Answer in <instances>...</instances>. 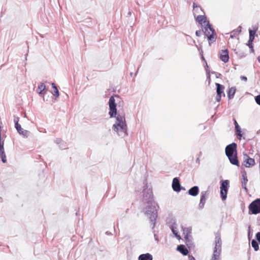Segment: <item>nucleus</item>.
<instances>
[{
  "mask_svg": "<svg viewBox=\"0 0 260 260\" xmlns=\"http://www.w3.org/2000/svg\"><path fill=\"white\" fill-rule=\"evenodd\" d=\"M172 188L175 191L177 192L181 190V185L178 178L175 177L173 179L172 181Z\"/></svg>",
  "mask_w": 260,
  "mask_h": 260,
  "instance_id": "obj_13",
  "label": "nucleus"
},
{
  "mask_svg": "<svg viewBox=\"0 0 260 260\" xmlns=\"http://www.w3.org/2000/svg\"><path fill=\"white\" fill-rule=\"evenodd\" d=\"M243 159L244 165L246 168H250L251 167L254 166L255 164L254 159L250 158L246 154H244Z\"/></svg>",
  "mask_w": 260,
  "mask_h": 260,
  "instance_id": "obj_11",
  "label": "nucleus"
},
{
  "mask_svg": "<svg viewBox=\"0 0 260 260\" xmlns=\"http://www.w3.org/2000/svg\"><path fill=\"white\" fill-rule=\"evenodd\" d=\"M237 144L233 142L226 146L225 153L231 164L239 167L240 165L237 156Z\"/></svg>",
  "mask_w": 260,
  "mask_h": 260,
  "instance_id": "obj_3",
  "label": "nucleus"
},
{
  "mask_svg": "<svg viewBox=\"0 0 260 260\" xmlns=\"http://www.w3.org/2000/svg\"><path fill=\"white\" fill-rule=\"evenodd\" d=\"M106 234L107 235H112L111 233L109 232H106Z\"/></svg>",
  "mask_w": 260,
  "mask_h": 260,
  "instance_id": "obj_43",
  "label": "nucleus"
},
{
  "mask_svg": "<svg viewBox=\"0 0 260 260\" xmlns=\"http://www.w3.org/2000/svg\"><path fill=\"white\" fill-rule=\"evenodd\" d=\"M236 91V88L235 87H232L230 88L228 92V96L229 99H232L233 98L235 92Z\"/></svg>",
  "mask_w": 260,
  "mask_h": 260,
  "instance_id": "obj_27",
  "label": "nucleus"
},
{
  "mask_svg": "<svg viewBox=\"0 0 260 260\" xmlns=\"http://www.w3.org/2000/svg\"><path fill=\"white\" fill-rule=\"evenodd\" d=\"M241 28L242 26H239L237 29L233 30L231 32L232 34L231 35L230 37L231 38H234L236 36L238 35L241 31Z\"/></svg>",
  "mask_w": 260,
  "mask_h": 260,
  "instance_id": "obj_28",
  "label": "nucleus"
},
{
  "mask_svg": "<svg viewBox=\"0 0 260 260\" xmlns=\"http://www.w3.org/2000/svg\"><path fill=\"white\" fill-rule=\"evenodd\" d=\"M240 79L241 80H243V81H247V78L245 76H242L240 77Z\"/></svg>",
  "mask_w": 260,
  "mask_h": 260,
  "instance_id": "obj_40",
  "label": "nucleus"
},
{
  "mask_svg": "<svg viewBox=\"0 0 260 260\" xmlns=\"http://www.w3.org/2000/svg\"><path fill=\"white\" fill-rule=\"evenodd\" d=\"M184 238L185 240V243L189 249H193L194 245L191 240V237H189L187 235H185Z\"/></svg>",
  "mask_w": 260,
  "mask_h": 260,
  "instance_id": "obj_22",
  "label": "nucleus"
},
{
  "mask_svg": "<svg viewBox=\"0 0 260 260\" xmlns=\"http://www.w3.org/2000/svg\"><path fill=\"white\" fill-rule=\"evenodd\" d=\"M251 246L255 251H257L259 249L258 242L254 239H253L251 241Z\"/></svg>",
  "mask_w": 260,
  "mask_h": 260,
  "instance_id": "obj_30",
  "label": "nucleus"
},
{
  "mask_svg": "<svg viewBox=\"0 0 260 260\" xmlns=\"http://www.w3.org/2000/svg\"><path fill=\"white\" fill-rule=\"evenodd\" d=\"M220 59L224 63L227 62L229 60V52L228 50H222L220 55Z\"/></svg>",
  "mask_w": 260,
  "mask_h": 260,
  "instance_id": "obj_17",
  "label": "nucleus"
},
{
  "mask_svg": "<svg viewBox=\"0 0 260 260\" xmlns=\"http://www.w3.org/2000/svg\"><path fill=\"white\" fill-rule=\"evenodd\" d=\"M201 31L200 30H197L196 31V35L197 36L200 37L201 36Z\"/></svg>",
  "mask_w": 260,
  "mask_h": 260,
  "instance_id": "obj_39",
  "label": "nucleus"
},
{
  "mask_svg": "<svg viewBox=\"0 0 260 260\" xmlns=\"http://www.w3.org/2000/svg\"><path fill=\"white\" fill-rule=\"evenodd\" d=\"M229 188V181L228 180H222L221 181L220 187V197L222 201L226 200L227 198L228 191Z\"/></svg>",
  "mask_w": 260,
  "mask_h": 260,
  "instance_id": "obj_8",
  "label": "nucleus"
},
{
  "mask_svg": "<svg viewBox=\"0 0 260 260\" xmlns=\"http://www.w3.org/2000/svg\"><path fill=\"white\" fill-rule=\"evenodd\" d=\"M215 85L216 86L217 94L221 95L223 93V95L225 96V94L223 93L224 86L217 83H215Z\"/></svg>",
  "mask_w": 260,
  "mask_h": 260,
  "instance_id": "obj_26",
  "label": "nucleus"
},
{
  "mask_svg": "<svg viewBox=\"0 0 260 260\" xmlns=\"http://www.w3.org/2000/svg\"><path fill=\"white\" fill-rule=\"evenodd\" d=\"M242 180L241 181L242 187L247 192L248 189L246 187V184L248 182V179H247V173L245 171L242 172Z\"/></svg>",
  "mask_w": 260,
  "mask_h": 260,
  "instance_id": "obj_16",
  "label": "nucleus"
},
{
  "mask_svg": "<svg viewBox=\"0 0 260 260\" xmlns=\"http://www.w3.org/2000/svg\"><path fill=\"white\" fill-rule=\"evenodd\" d=\"M189 260H195L194 257L192 255H189Z\"/></svg>",
  "mask_w": 260,
  "mask_h": 260,
  "instance_id": "obj_41",
  "label": "nucleus"
},
{
  "mask_svg": "<svg viewBox=\"0 0 260 260\" xmlns=\"http://www.w3.org/2000/svg\"><path fill=\"white\" fill-rule=\"evenodd\" d=\"M208 196V191H202L201 193V199L199 204V208L202 209L204 207L206 203V199Z\"/></svg>",
  "mask_w": 260,
  "mask_h": 260,
  "instance_id": "obj_12",
  "label": "nucleus"
},
{
  "mask_svg": "<svg viewBox=\"0 0 260 260\" xmlns=\"http://www.w3.org/2000/svg\"><path fill=\"white\" fill-rule=\"evenodd\" d=\"M255 237L257 241L260 243V232L256 234Z\"/></svg>",
  "mask_w": 260,
  "mask_h": 260,
  "instance_id": "obj_36",
  "label": "nucleus"
},
{
  "mask_svg": "<svg viewBox=\"0 0 260 260\" xmlns=\"http://www.w3.org/2000/svg\"><path fill=\"white\" fill-rule=\"evenodd\" d=\"M196 162L200 163V158L199 157H198L196 159Z\"/></svg>",
  "mask_w": 260,
  "mask_h": 260,
  "instance_id": "obj_44",
  "label": "nucleus"
},
{
  "mask_svg": "<svg viewBox=\"0 0 260 260\" xmlns=\"http://www.w3.org/2000/svg\"><path fill=\"white\" fill-rule=\"evenodd\" d=\"M177 250L183 255H186L188 253V251L185 245H179L177 246Z\"/></svg>",
  "mask_w": 260,
  "mask_h": 260,
  "instance_id": "obj_24",
  "label": "nucleus"
},
{
  "mask_svg": "<svg viewBox=\"0 0 260 260\" xmlns=\"http://www.w3.org/2000/svg\"><path fill=\"white\" fill-rule=\"evenodd\" d=\"M130 74H131V76H132L133 75V73H131Z\"/></svg>",
  "mask_w": 260,
  "mask_h": 260,
  "instance_id": "obj_46",
  "label": "nucleus"
},
{
  "mask_svg": "<svg viewBox=\"0 0 260 260\" xmlns=\"http://www.w3.org/2000/svg\"><path fill=\"white\" fill-rule=\"evenodd\" d=\"M54 142L58 145V147L61 149H65L67 148V143L64 142L60 138H57L54 140Z\"/></svg>",
  "mask_w": 260,
  "mask_h": 260,
  "instance_id": "obj_20",
  "label": "nucleus"
},
{
  "mask_svg": "<svg viewBox=\"0 0 260 260\" xmlns=\"http://www.w3.org/2000/svg\"><path fill=\"white\" fill-rule=\"evenodd\" d=\"M152 259H153L152 255L149 253L140 254L138 257V260H152Z\"/></svg>",
  "mask_w": 260,
  "mask_h": 260,
  "instance_id": "obj_25",
  "label": "nucleus"
},
{
  "mask_svg": "<svg viewBox=\"0 0 260 260\" xmlns=\"http://www.w3.org/2000/svg\"><path fill=\"white\" fill-rule=\"evenodd\" d=\"M19 120V117L14 116V122L15 123V127H19L18 126V125H20V124L18 123Z\"/></svg>",
  "mask_w": 260,
  "mask_h": 260,
  "instance_id": "obj_33",
  "label": "nucleus"
},
{
  "mask_svg": "<svg viewBox=\"0 0 260 260\" xmlns=\"http://www.w3.org/2000/svg\"><path fill=\"white\" fill-rule=\"evenodd\" d=\"M142 211L144 212L150 220L152 225V229H154L155 225V221L157 217V205L156 202H152L151 204L142 205Z\"/></svg>",
  "mask_w": 260,
  "mask_h": 260,
  "instance_id": "obj_2",
  "label": "nucleus"
},
{
  "mask_svg": "<svg viewBox=\"0 0 260 260\" xmlns=\"http://www.w3.org/2000/svg\"><path fill=\"white\" fill-rule=\"evenodd\" d=\"M143 189L142 191V205L151 204L155 202L153 199V194L151 187H148L147 183H144Z\"/></svg>",
  "mask_w": 260,
  "mask_h": 260,
  "instance_id": "obj_5",
  "label": "nucleus"
},
{
  "mask_svg": "<svg viewBox=\"0 0 260 260\" xmlns=\"http://www.w3.org/2000/svg\"><path fill=\"white\" fill-rule=\"evenodd\" d=\"M233 120H234V125L235 126V130L236 132L237 137H238V139H241V137H242V132L241 130V128H240V126L239 125L236 120L235 119H234Z\"/></svg>",
  "mask_w": 260,
  "mask_h": 260,
  "instance_id": "obj_23",
  "label": "nucleus"
},
{
  "mask_svg": "<svg viewBox=\"0 0 260 260\" xmlns=\"http://www.w3.org/2000/svg\"><path fill=\"white\" fill-rule=\"evenodd\" d=\"M46 89V86L44 83H41L37 88V92L39 94H42V92Z\"/></svg>",
  "mask_w": 260,
  "mask_h": 260,
  "instance_id": "obj_29",
  "label": "nucleus"
},
{
  "mask_svg": "<svg viewBox=\"0 0 260 260\" xmlns=\"http://www.w3.org/2000/svg\"><path fill=\"white\" fill-rule=\"evenodd\" d=\"M213 253L210 260H220L222 241L219 233L215 234Z\"/></svg>",
  "mask_w": 260,
  "mask_h": 260,
  "instance_id": "obj_4",
  "label": "nucleus"
},
{
  "mask_svg": "<svg viewBox=\"0 0 260 260\" xmlns=\"http://www.w3.org/2000/svg\"><path fill=\"white\" fill-rule=\"evenodd\" d=\"M198 50L200 51V54H201V55L202 56V59L203 60H205V58L204 57V56H203V51L202 49H201V47L199 48Z\"/></svg>",
  "mask_w": 260,
  "mask_h": 260,
  "instance_id": "obj_35",
  "label": "nucleus"
},
{
  "mask_svg": "<svg viewBox=\"0 0 260 260\" xmlns=\"http://www.w3.org/2000/svg\"><path fill=\"white\" fill-rule=\"evenodd\" d=\"M170 228L173 234L174 235V236L178 239H180L181 237L178 234V232H177V224L174 222L172 223L170 226Z\"/></svg>",
  "mask_w": 260,
  "mask_h": 260,
  "instance_id": "obj_19",
  "label": "nucleus"
},
{
  "mask_svg": "<svg viewBox=\"0 0 260 260\" xmlns=\"http://www.w3.org/2000/svg\"><path fill=\"white\" fill-rule=\"evenodd\" d=\"M199 192V188L198 186H194L191 187L188 191L189 195L193 197L197 196Z\"/></svg>",
  "mask_w": 260,
  "mask_h": 260,
  "instance_id": "obj_21",
  "label": "nucleus"
},
{
  "mask_svg": "<svg viewBox=\"0 0 260 260\" xmlns=\"http://www.w3.org/2000/svg\"><path fill=\"white\" fill-rule=\"evenodd\" d=\"M4 140H2L1 135V127L0 126V158L3 163H6L7 158L4 150Z\"/></svg>",
  "mask_w": 260,
  "mask_h": 260,
  "instance_id": "obj_10",
  "label": "nucleus"
},
{
  "mask_svg": "<svg viewBox=\"0 0 260 260\" xmlns=\"http://www.w3.org/2000/svg\"><path fill=\"white\" fill-rule=\"evenodd\" d=\"M255 101L258 105H260V94L255 97Z\"/></svg>",
  "mask_w": 260,
  "mask_h": 260,
  "instance_id": "obj_34",
  "label": "nucleus"
},
{
  "mask_svg": "<svg viewBox=\"0 0 260 260\" xmlns=\"http://www.w3.org/2000/svg\"><path fill=\"white\" fill-rule=\"evenodd\" d=\"M183 231H184V233L186 234L185 235L188 236L189 237H191V236H190V234L191 233V229L190 228H185L183 230Z\"/></svg>",
  "mask_w": 260,
  "mask_h": 260,
  "instance_id": "obj_32",
  "label": "nucleus"
},
{
  "mask_svg": "<svg viewBox=\"0 0 260 260\" xmlns=\"http://www.w3.org/2000/svg\"><path fill=\"white\" fill-rule=\"evenodd\" d=\"M221 95L217 94L216 97V101L219 102L221 101Z\"/></svg>",
  "mask_w": 260,
  "mask_h": 260,
  "instance_id": "obj_38",
  "label": "nucleus"
},
{
  "mask_svg": "<svg viewBox=\"0 0 260 260\" xmlns=\"http://www.w3.org/2000/svg\"><path fill=\"white\" fill-rule=\"evenodd\" d=\"M193 13L194 17H196L198 14H199L200 15L201 14H204V12L201 6L197 4L196 3H193Z\"/></svg>",
  "mask_w": 260,
  "mask_h": 260,
  "instance_id": "obj_14",
  "label": "nucleus"
},
{
  "mask_svg": "<svg viewBox=\"0 0 260 260\" xmlns=\"http://www.w3.org/2000/svg\"><path fill=\"white\" fill-rule=\"evenodd\" d=\"M18 126L19 127H15L16 129H17L18 133L22 135L24 138H27L30 134V132L27 130L23 129L21 125H19Z\"/></svg>",
  "mask_w": 260,
  "mask_h": 260,
  "instance_id": "obj_18",
  "label": "nucleus"
},
{
  "mask_svg": "<svg viewBox=\"0 0 260 260\" xmlns=\"http://www.w3.org/2000/svg\"><path fill=\"white\" fill-rule=\"evenodd\" d=\"M206 66L208 67L207 63L206 62Z\"/></svg>",
  "mask_w": 260,
  "mask_h": 260,
  "instance_id": "obj_47",
  "label": "nucleus"
},
{
  "mask_svg": "<svg viewBox=\"0 0 260 260\" xmlns=\"http://www.w3.org/2000/svg\"><path fill=\"white\" fill-rule=\"evenodd\" d=\"M206 16L204 15H199L198 16L196 17V20L198 22V23L202 25H203L205 26V24H206L207 23V22L208 21L206 20Z\"/></svg>",
  "mask_w": 260,
  "mask_h": 260,
  "instance_id": "obj_15",
  "label": "nucleus"
},
{
  "mask_svg": "<svg viewBox=\"0 0 260 260\" xmlns=\"http://www.w3.org/2000/svg\"><path fill=\"white\" fill-rule=\"evenodd\" d=\"M248 228H249V232H248V238L249 239V238H250V226H249Z\"/></svg>",
  "mask_w": 260,
  "mask_h": 260,
  "instance_id": "obj_42",
  "label": "nucleus"
},
{
  "mask_svg": "<svg viewBox=\"0 0 260 260\" xmlns=\"http://www.w3.org/2000/svg\"><path fill=\"white\" fill-rule=\"evenodd\" d=\"M109 107V115L110 118H116L115 123L112 129L116 132L119 136L124 137L127 135V127L126 124L124 114L121 115L117 113L115 100L113 96H111L108 102Z\"/></svg>",
  "mask_w": 260,
  "mask_h": 260,
  "instance_id": "obj_1",
  "label": "nucleus"
},
{
  "mask_svg": "<svg viewBox=\"0 0 260 260\" xmlns=\"http://www.w3.org/2000/svg\"><path fill=\"white\" fill-rule=\"evenodd\" d=\"M252 29H249V38L247 44V45L251 49V51H254L253 46L252 45V42L254 39L255 33L258 29V27L256 26H253Z\"/></svg>",
  "mask_w": 260,
  "mask_h": 260,
  "instance_id": "obj_9",
  "label": "nucleus"
},
{
  "mask_svg": "<svg viewBox=\"0 0 260 260\" xmlns=\"http://www.w3.org/2000/svg\"><path fill=\"white\" fill-rule=\"evenodd\" d=\"M153 233H154V237L155 240L157 242H158L159 239H158V235L155 233V232L154 231H153Z\"/></svg>",
  "mask_w": 260,
  "mask_h": 260,
  "instance_id": "obj_37",
  "label": "nucleus"
},
{
  "mask_svg": "<svg viewBox=\"0 0 260 260\" xmlns=\"http://www.w3.org/2000/svg\"><path fill=\"white\" fill-rule=\"evenodd\" d=\"M249 213L251 214H257L260 213V199H256L249 205Z\"/></svg>",
  "mask_w": 260,
  "mask_h": 260,
  "instance_id": "obj_7",
  "label": "nucleus"
},
{
  "mask_svg": "<svg viewBox=\"0 0 260 260\" xmlns=\"http://www.w3.org/2000/svg\"><path fill=\"white\" fill-rule=\"evenodd\" d=\"M257 61L260 63V56H258L257 58Z\"/></svg>",
  "mask_w": 260,
  "mask_h": 260,
  "instance_id": "obj_45",
  "label": "nucleus"
},
{
  "mask_svg": "<svg viewBox=\"0 0 260 260\" xmlns=\"http://www.w3.org/2000/svg\"><path fill=\"white\" fill-rule=\"evenodd\" d=\"M202 31L204 32V35L207 37L209 41V44L210 45L211 43L215 42L216 36L215 30L209 21H208L207 23L205 24V26Z\"/></svg>",
  "mask_w": 260,
  "mask_h": 260,
  "instance_id": "obj_6",
  "label": "nucleus"
},
{
  "mask_svg": "<svg viewBox=\"0 0 260 260\" xmlns=\"http://www.w3.org/2000/svg\"><path fill=\"white\" fill-rule=\"evenodd\" d=\"M52 87L54 89V93L53 95L55 96L56 97H58L59 95V92L58 91V89H57V86L55 85V83H52Z\"/></svg>",
  "mask_w": 260,
  "mask_h": 260,
  "instance_id": "obj_31",
  "label": "nucleus"
}]
</instances>
